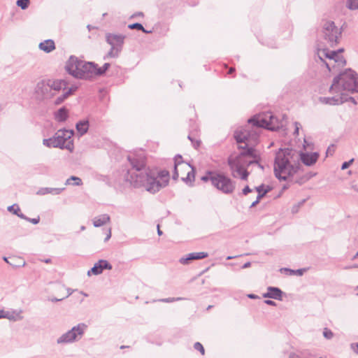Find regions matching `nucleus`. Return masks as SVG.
I'll list each match as a JSON object with an SVG mask.
<instances>
[{"mask_svg": "<svg viewBox=\"0 0 358 358\" xmlns=\"http://www.w3.org/2000/svg\"><path fill=\"white\" fill-rule=\"evenodd\" d=\"M127 159L131 169H128L125 180L134 187H143L147 192L155 194L169 185V171L147 167L145 158L141 155H129Z\"/></svg>", "mask_w": 358, "mask_h": 358, "instance_id": "obj_1", "label": "nucleus"}, {"mask_svg": "<svg viewBox=\"0 0 358 358\" xmlns=\"http://www.w3.org/2000/svg\"><path fill=\"white\" fill-rule=\"evenodd\" d=\"M294 152L289 148L279 149L275 152L274 159V174L280 181H286L289 177L293 176L301 168V164H292Z\"/></svg>", "mask_w": 358, "mask_h": 358, "instance_id": "obj_2", "label": "nucleus"}, {"mask_svg": "<svg viewBox=\"0 0 358 358\" xmlns=\"http://www.w3.org/2000/svg\"><path fill=\"white\" fill-rule=\"evenodd\" d=\"M65 68L76 78L90 80L96 77L94 62H86L73 55L69 57Z\"/></svg>", "mask_w": 358, "mask_h": 358, "instance_id": "obj_3", "label": "nucleus"}, {"mask_svg": "<svg viewBox=\"0 0 358 358\" xmlns=\"http://www.w3.org/2000/svg\"><path fill=\"white\" fill-rule=\"evenodd\" d=\"M348 91L352 94L358 92V75L351 69H347L334 77L329 92Z\"/></svg>", "mask_w": 358, "mask_h": 358, "instance_id": "obj_4", "label": "nucleus"}, {"mask_svg": "<svg viewBox=\"0 0 358 358\" xmlns=\"http://www.w3.org/2000/svg\"><path fill=\"white\" fill-rule=\"evenodd\" d=\"M252 127L256 129L264 128L271 131L279 129L278 120L271 112L257 114L248 120Z\"/></svg>", "mask_w": 358, "mask_h": 358, "instance_id": "obj_5", "label": "nucleus"}, {"mask_svg": "<svg viewBox=\"0 0 358 358\" xmlns=\"http://www.w3.org/2000/svg\"><path fill=\"white\" fill-rule=\"evenodd\" d=\"M87 328L85 323H79L73 327L70 330L61 335L57 339V344H67L78 341L85 334Z\"/></svg>", "mask_w": 358, "mask_h": 358, "instance_id": "obj_6", "label": "nucleus"}, {"mask_svg": "<svg viewBox=\"0 0 358 358\" xmlns=\"http://www.w3.org/2000/svg\"><path fill=\"white\" fill-rule=\"evenodd\" d=\"M213 186L223 194H231L236 189V182L224 173L217 171Z\"/></svg>", "mask_w": 358, "mask_h": 358, "instance_id": "obj_7", "label": "nucleus"}, {"mask_svg": "<svg viewBox=\"0 0 358 358\" xmlns=\"http://www.w3.org/2000/svg\"><path fill=\"white\" fill-rule=\"evenodd\" d=\"M324 38L333 47L338 43L342 30L333 21H325L322 26Z\"/></svg>", "mask_w": 358, "mask_h": 358, "instance_id": "obj_8", "label": "nucleus"}, {"mask_svg": "<svg viewBox=\"0 0 358 358\" xmlns=\"http://www.w3.org/2000/svg\"><path fill=\"white\" fill-rule=\"evenodd\" d=\"M74 134L73 129H59L54 135L56 140L59 143L60 149H66L69 152H72L74 149L73 141L72 136Z\"/></svg>", "mask_w": 358, "mask_h": 358, "instance_id": "obj_9", "label": "nucleus"}, {"mask_svg": "<svg viewBox=\"0 0 358 358\" xmlns=\"http://www.w3.org/2000/svg\"><path fill=\"white\" fill-rule=\"evenodd\" d=\"M67 83L64 80H49L47 83L42 81L38 83L36 87L37 92H41L45 95L49 90L59 91L62 89L65 90Z\"/></svg>", "mask_w": 358, "mask_h": 358, "instance_id": "obj_10", "label": "nucleus"}, {"mask_svg": "<svg viewBox=\"0 0 358 358\" xmlns=\"http://www.w3.org/2000/svg\"><path fill=\"white\" fill-rule=\"evenodd\" d=\"M112 265L106 260L100 259L95 263L93 267L87 271V275H91L92 274L97 275L101 274L104 269L110 270Z\"/></svg>", "mask_w": 358, "mask_h": 358, "instance_id": "obj_11", "label": "nucleus"}, {"mask_svg": "<svg viewBox=\"0 0 358 358\" xmlns=\"http://www.w3.org/2000/svg\"><path fill=\"white\" fill-rule=\"evenodd\" d=\"M337 55L338 52H336L335 50L330 51L327 49H324L318 52V57L325 64V66H327L329 71H331V64L325 62L323 59V57H325L326 58H328L331 61L334 62L336 59V57H337Z\"/></svg>", "mask_w": 358, "mask_h": 358, "instance_id": "obj_12", "label": "nucleus"}, {"mask_svg": "<svg viewBox=\"0 0 358 358\" xmlns=\"http://www.w3.org/2000/svg\"><path fill=\"white\" fill-rule=\"evenodd\" d=\"M258 136V133L254 131V134H251V131L245 130L244 131H236L234 134V138L238 143H245L249 139H256Z\"/></svg>", "mask_w": 358, "mask_h": 358, "instance_id": "obj_13", "label": "nucleus"}, {"mask_svg": "<svg viewBox=\"0 0 358 358\" xmlns=\"http://www.w3.org/2000/svg\"><path fill=\"white\" fill-rule=\"evenodd\" d=\"M319 158V153L315 152H301L300 159L303 164L310 166L315 164Z\"/></svg>", "mask_w": 358, "mask_h": 358, "instance_id": "obj_14", "label": "nucleus"}, {"mask_svg": "<svg viewBox=\"0 0 358 358\" xmlns=\"http://www.w3.org/2000/svg\"><path fill=\"white\" fill-rule=\"evenodd\" d=\"M228 165L232 173L236 172L240 176L241 180H246L248 179L250 173L246 169L241 168L240 164H234L232 161H229L228 162ZM232 175L234 177H236L234 173H232Z\"/></svg>", "mask_w": 358, "mask_h": 358, "instance_id": "obj_15", "label": "nucleus"}, {"mask_svg": "<svg viewBox=\"0 0 358 358\" xmlns=\"http://www.w3.org/2000/svg\"><path fill=\"white\" fill-rule=\"evenodd\" d=\"M125 36L122 34H107L106 36V42L110 45H115L122 48Z\"/></svg>", "mask_w": 358, "mask_h": 358, "instance_id": "obj_16", "label": "nucleus"}, {"mask_svg": "<svg viewBox=\"0 0 358 358\" xmlns=\"http://www.w3.org/2000/svg\"><path fill=\"white\" fill-rule=\"evenodd\" d=\"M283 294L284 292L280 288L269 286L267 287V292L263 294V297L282 301Z\"/></svg>", "mask_w": 358, "mask_h": 358, "instance_id": "obj_17", "label": "nucleus"}, {"mask_svg": "<svg viewBox=\"0 0 358 358\" xmlns=\"http://www.w3.org/2000/svg\"><path fill=\"white\" fill-rule=\"evenodd\" d=\"M207 257H208V254L205 252H192L180 258V262L182 264H189L193 260L202 259Z\"/></svg>", "mask_w": 358, "mask_h": 358, "instance_id": "obj_18", "label": "nucleus"}, {"mask_svg": "<svg viewBox=\"0 0 358 358\" xmlns=\"http://www.w3.org/2000/svg\"><path fill=\"white\" fill-rule=\"evenodd\" d=\"M229 161H232L234 164H240L241 168L246 169V167L249 166L254 163H259V159H253V160H248L245 157H243L241 156H236V157H229L227 162Z\"/></svg>", "mask_w": 358, "mask_h": 358, "instance_id": "obj_19", "label": "nucleus"}, {"mask_svg": "<svg viewBox=\"0 0 358 358\" xmlns=\"http://www.w3.org/2000/svg\"><path fill=\"white\" fill-rule=\"evenodd\" d=\"M320 101L321 103L328 105H340L346 102V99H343L342 96H332V97H320Z\"/></svg>", "mask_w": 358, "mask_h": 358, "instance_id": "obj_20", "label": "nucleus"}, {"mask_svg": "<svg viewBox=\"0 0 358 358\" xmlns=\"http://www.w3.org/2000/svg\"><path fill=\"white\" fill-rule=\"evenodd\" d=\"M90 122L88 120H82L76 124V129L80 136L87 134L89 130Z\"/></svg>", "mask_w": 358, "mask_h": 358, "instance_id": "obj_21", "label": "nucleus"}, {"mask_svg": "<svg viewBox=\"0 0 358 358\" xmlns=\"http://www.w3.org/2000/svg\"><path fill=\"white\" fill-rule=\"evenodd\" d=\"M65 189L64 187L62 188H53V187H42L40 188L36 194L38 195H45L48 194H51L53 195H58L61 194Z\"/></svg>", "mask_w": 358, "mask_h": 358, "instance_id": "obj_22", "label": "nucleus"}, {"mask_svg": "<svg viewBox=\"0 0 358 358\" xmlns=\"http://www.w3.org/2000/svg\"><path fill=\"white\" fill-rule=\"evenodd\" d=\"M39 48L46 53H49L55 49V44L53 40L47 39L41 42L38 45Z\"/></svg>", "mask_w": 358, "mask_h": 358, "instance_id": "obj_23", "label": "nucleus"}, {"mask_svg": "<svg viewBox=\"0 0 358 358\" xmlns=\"http://www.w3.org/2000/svg\"><path fill=\"white\" fill-rule=\"evenodd\" d=\"M240 149H243V150L238 155L243 157H252L254 159H259V156L257 155L255 152V149L252 148H249L247 144L245 146H239Z\"/></svg>", "mask_w": 358, "mask_h": 358, "instance_id": "obj_24", "label": "nucleus"}, {"mask_svg": "<svg viewBox=\"0 0 358 358\" xmlns=\"http://www.w3.org/2000/svg\"><path fill=\"white\" fill-rule=\"evenodd\" d=\"M55 117L59 122H65L69 117V110L64 106L60 108L55 112Z\"/></svg>", "mask_w": 358, "mask_h": 358, "instance_id": "obj_25", "label": "nucleus"}, {"mask_svg": "<svg viewBox=\"0 0 358 358\" xmlns=\"http://www.w3.org/2000/svg\"><path fill=\"white\" fill-rule=\"evenodd\" d=\"M110 221V217L107 214H103L98 217H95L93 220V224L95 227H99Z\"/></svg>", "mask_w": 358, "mask_h": 358, "instance_id": "obj_26", "label": "nucleus"}, {"mask_svg": "<svg viewBox=\"0 0 358 358\" xmlns=\"http://www.w3.org/2000/svg\"><path fill=\"white\" fill-rule=\"evenodd\" d=\"M272 187L269 185H265L264 184H262L259 186L255 187V190L258 192V199H262L265 195L271 192Z\"/></svg>", "mask_w": 358, "mask_h": 358, "instance_id": "obj_27", "label": "nucleus"}, {"mask_svg": "<svg viewBox=\"0 0 358 358\" xmlns=\"http://www.w3.org/2000/svg\"><path fill=\"white\" fill-rule=\"evenodd\" d=\"M22 311H17L16 310H13L12 311H6L5 318L8 319L10 321H17L22 319V316L21 315Z\"/></svg>", "mask_w": 358, "mask_h": 358, "instance_id": "obj_28", "label": "nucleus"}, {"mask_svg": "<svg viewBox=\"0 0 358 358\" xmlns=\"http://www.w3.org/2000/svg\"><path fill=\"white\" fill-rule=\"evenodd\" d=\"M10 262L8 264L13 267L24 266L26 264L25 261L20 257L13 256L9 257Z\"/></svg>", "mask_w": 358, "mask_h": 358, "instance_id": "obj_29", "label": "nucleus"}, {"mask_svg": "<svg viewBox=\"0 0 358 358\" xmlns=\"http://www.w3.org/2000/svg\"><path fill=\"white\" fill-rule=\"evenodd\" d=\"M77 90L76 87H71L64 93H63L61 96H58L55 101V103L56 105L61 104L66 99H67L71 94H72Z\"/></svg>", "mask_w": 358, "mask_h": 358, "instance_id": "obj_30", "label": "nucleus"}, {"mask_svg": "<svg viewBox=\"0 0 358 358\" xmlns=\"http://www.w3.org/2000/svg\"><path fill=\"white\" fill-rule=\"evenodd\" d=\"M306 270V268H299V269L294 270V269H291L289 268H281L280 269V271L281 273H285V274L289 275H296L299 276H301L303 275Z\"/></svg>", "mask_w": 358, "mask_h": 358, "instance_id": "obj_31", "label": "nucleus"}, {"mask_svg": "<svg viewBox=\"0 0 358 358\" xmlns=\"http://www.w3.org/2000/svg\"><path fill=\"white\" fill-rule=\"evenodd\" d=\"M43 144L48 148H58L59 146V143L56 140L55 136L52 138L43 139Z\"/></svg>", "mask_w": 358, "mask_h": 358, "instance_id": "obj_32", "label": "nucleus"}, {"mask_svg": "<svg viewBox=\"0 0 358 358\" xmlns=\"http://www.w3.org/2000/svg\"><path fill=\"white\" fill-rule=\"evenodd\" d=\"M122 50V48H118L115 45H111V48L108 54L103 57L104 59H106L108 57L115 58L119 56V53Z\"/></svg>", "mask_w": 358, "mask_h": 358, "instance_id": "obj_33", "label": "nucleus"}, {"mask_svg": "<svg viewBox=\"0 0 358 358\" xmlns=\"http://www.w3.org/2000/svg\"><path fill=\"white\" fill-rule=\"evenodd\" d=\"M65 185H66L80 186L83 185V182H82V180L79 177L72 176L66 180Z\"/></svg>", "mask_w": 358, "mask_h": 358, "instance_id": "obj_34", "label": "nucleus"}, {"mask_svg": "<svg viewBox=\"0 0 358 358\" xmlns=\"http://www.w3.org/2000/svg\"><path fill=\"white\" fill-rule=\"evenodd\" d=\"M110 66V64L109 63H105L102 67H99L98 65L95 63L96 76H101L103 74H105V73L106 72V71H108Z\"/></svg>", "mask_w": 358, "mask_h": 358, "instance_id": "obj_35", "label": "nucleus"}, {"mask_svg": "<svg viewBox=\"0 0 358 358\" xmlns=\"http://www.w3.org/2000/svg\"><path fill=\"white\" fill-rule=\"evenodd\" d=\"M217 171H208L204 176L201 178V180L203 182L210 181L213 185V181L215 178V174Z\"/></svg>", "mask_w": 358, "mask_h": 358, "instance_id": "obj_36", "label": "nucleus"}, {"mask_svg": "<svg viewBox=\"0 0 358 358\" xmlns=\"http://www.w3.org/2000/svg\"><path fill=\"white\" fill-rule=\"evenodd\" d=\"M128 28L129 29H136V30H138V31H143L145 34H150V33H152L151 30L148 31V30L145 29L143 27V26L142 25V24L138 23V22H135V23L129 24L128 25Z\"/></svg>", "mask_w": 358, "mask_h": 358, "instance_id": "obj_37", "label": "nucleus"}, {"mask_svg": "<svg viewBox=\"0 0 358 358\" xmlns=\"http://www.w3.org/2000/svg\"><path fill=\"white\" fill-rule=\"evenodd\" d=\"M334 64H331V66L333 68L335 67V64H338V66H345L346 64V60L344 59L343 56H340L339 55H337V57H336L335 60L333 62Z\"/></svg>", "mask_w": 358, "mask_h": 358, "instance_id": "obj_38", "label": "nucleus"}, {"mask_svg": "<svg viewBox=\"0 0 358 358\" xmlns=\"http://www.w3.org/2000/svg\"><path fill=\"white\" fill-rule=\"evenodd\" d=\"M194 178H195V173H194V169L192 168V170L191 171L188 172L187 176L185 178H182V180L183 181H185V182H192V181L194 180Z\"/></svg>", "mask_w": 358, "mask_h": 358, "instance_id": "obj_39", "label": "nucleus"}, {"mask_svg": "<svg viewBox=\"0 0 358 358\" xmlns=\"http://www.w3.org/2000/svg\"><path fill=\"white\" fill-rule=\"evenodd\" d=\"M30 3L29 0H17L16 1V4L18 7L21 8L22 10L27 9Z\"/></svg>", "mask_w": 358, "mask_h": 358, "instance_id": "obj_40", "label": "nucleus"}, {"mask_svg": "<svg viewBox=\"0 0 358 358\" xmlns=\"http://www.w3.org/2000/svg\"><path fill=\"white\" fill-rule=\"evenodd\" d=\"M347 7L350 10L358 9V0H348Z\"/></svg>", "mask_w": 358, "mask_h": 358, "instance_id": "obj_41", "label": "nucleus"}, {"mask_svg": "<svg viewBox=\"0 0 358 358\" xmlns=\"http://www.w3.org/2000/svg\"><path fill=\"white\" fill-rule=\"evenodd\" d=\"M7 210L15 215H18V213L20 211V208L17 204L9 206Z\"/></svg>", "mask_w": 358, "mask_h": 358, "instance_id": "obj_42", "label": "nucleus"}, {"mask_svg": "<svg viewBox=\"0 0 358 358\" xmlns=\"http://www.w3.org/2000/svg\"><path fill=\"white\" fill-rule=\"evenodd\" d=\"M185 298H182V297H177V298L169 297V298L162 299H159V301H162V302H164V303H171V302L182 301V300H185Z\"/></svg>", "mask_w": 358, "mask_h": 358, "instance_id": "obj_43", "label": "nucleus"}, {"mask_svg": "<svg viewBox=\"0 0 358 358\" xmlns=\"http://www.w3.org/2000/svg\"><path fill=\"white\" fill-rule=\"evenodd\" d=\"M183 163L182 157L180 155H177L175 156L173 159V168L176 167L178 169V166Z\"/></svg>", "mask_w": 358, "mask_h": 358, "instance_id": "obj_44", "label": "nucleus"}, {"mask_svg": "<svg viewBox=\"0 0 358 358\" xmlns=\"http://www.w3.org/2000/svg\"><path fill=\"white\" fill-rule=\"evenodd\" d=\"M323 336L327 339H331L334 336V333L331 329L324 328L323 330Z\"/></svg>", "mask_w": 358, "mask_h": 358, "instance_id": "obj_45", "label": "nucleus"}, {"mask_svg": "<svg viewBox=\"0 0 358 358\" xmlns=\"http://www.w3.org/2000/svg\"><path fill=\"white\" fill-rule=\"evenodd\" d=\"M194 348L196 350H198L199 351L201 355H204L205 354V350H204V348L203 346V345L199 343V342H196L194 344Z\"/></svg>", "mask_w": 358, "mask_h": 358, "instance_id": "obj_46", "label": "nucleus"}, {"mask_svg": "<svg viewBox=\"0 0 358 358\" xmlns=\"http://www.w3.org/2000/svg\"><path fill=\"white\" fill-rule=\"evenodd\" d=\"M188 139L192 142V145L194 146V148L197 149L200 146V145H201L200 141L194 140L193 138L190 135L188 136Z\"/></svg>", "mask_w": 358, "mask_h": 358, "instance_id": "obj_47", "label": "nucleus"}, {"mask_svg": "<svg viewBox=\"0 0 358 358\" xmlns=\"http://www.w3.org/2000/svg\"><path fill=\"white\" fill-rule=\"evenodd\" d=\"M306 202V199L302 200L301 201L299 202L296 205L292 207V211L293 213H295L298 211L299 208L303 205V203Z\"/></svg>", "mask_w": 358, "mask_h": 358, "instance_id": "obj_48", "label": "nucleus"}, {"mask_svg": "<svg viewBox=\"0 0 358 358\" xmlns=\"http://www.w3.org/2000/svg\"><path fill=\"white\" fill-rule=\"evenodd\" d=\"M354 162V159H351L349 161L344 162L341 165V169L345 170L350 167V166Z\"/></svg>", "mask_w": 358, "mask_h": 358, "instance_id": "obj_49", "label": "nucleus"}, {"mask_svg": "<svg viewBox=\"0 0 358 358\" xmlns=\"http://www.w3.org/2000/svg\"><path fill=\"white\" fill-rule=\"evenodd\" d=\"M341 96H342V98H343V99H346V102L347 101H351L355 105L357 104V101H356V100H355V99L354 97L348 96L347 94H341Z\"/></svg>", "mask_w": 358, "mask_h": 358, "instance_id": "obj_50", "label": "nucleus"}, {"mask_svg": "<svg viewBox=\"0 0 358 358\" xmlns=\"http://www.w3.org/2000/svg\"><path fill=\"white\" fill-rule=\"evenodd\" d=\"M294 125H295V129H294V135L295 136H298L299 135V129L301 128V124L298 122H294Z\"/></svg>", "mask_w": 358, "mask_h": 358, "instance_id": "obj_51", "label": "nucleus"}, {"mask_svg": "<svg viewBox=\"0 0 358 358\" xmlns=\"http://www.w3.org/2000/svg\"><path fill=\"white\" fill-rule=\"evenodd\" d=\"M28 222L34 224H37L39 222H40V217L39 216H38L36 218H29L28 217L27 220Z\"/></svg>", "mask_w": 358, "mask_h": 358, "instance_id": "obj_52", "label": "nucleus"}, {"mask_svg": "<svg viewBox=\"0 0 358 358\" xmlns=\"http://www.w3.org/2000/svg\"><path fill=\"white\" fill-rule=\"evenodd\" d=\"M252 189L248 185H246L243 189H242V194L243 195H247L249 193L252 192Z\"/></svg>", "mask_w": 358, "mask_h": 358, "instance_id": "obj_53", "label": "nucleus"}, {"mask_svg": "<svg viewBox=\"0 0 358 358\" xmlns=\"http://www.w3.org/2000/svg\"><path fill=\"white\" fill-rule=\"evenodd\" d=\"M178 177H179V174H178V169L176 167H174L172 178L174 180H177Z\"/></svg>", "mask_w": 358, "mask_h": 358, "instance_id": "obj_54", "label": "nucleus"}, {"mask_svg": "<svg viewBox=\"0 0 358 358\" xmlns=\"http://www.w3.org/2000/svg\"><path fill=\"white\" fill-rule=\"evenodd\" d=\"M350 346L351 349L358 355V343H352Z\"/></svg>", "mask_w": 358, "mask_h": 358, "instance_id": "obj_55", "label": "nucleus"}, {"mask_svg": "<svg viewBox=\"0 0 358 358\" xmlns=\"http://www.w3.org/2000/svg\"><path fill=\"white\" fill-rule=\"evenodd\" d=\"M144 16V14L143 12H136L135 13H134L131 17L130 18L132 19V18H136L137 17H143Z\"/></svg>", "mask_w": 358, "mask_h": 358, "instance_id": "obj_56", "label": "nucleus"}, {"mask_svg": "<svg viewBox=\"0 0 358 358\" xmlns=\"http://www.w3.org/2000/svg\"><path fill=\"white\" fill-rule=\"evenodd\" d=\"M264 303L266 305L271 306H276V303L275 301H272V300H270V299L265 300Z\"/></svg>", "mask_w": 358, "mask_h": 358, "instance_id": "obj_57", "label": "nucleus"}, {"mask_svg": "<svg viewBox=\"0 0 358 358\" xmlns=\"http://www.w3.org/2000/svg\"><path fill=\"white\" fill-rule=\"evenodd\" d=\"M260 200L261 199H258V197H257L256 200L252 203L250 208H252L255 207L259 203Z\"/></svg>", "mask_w": 358, "mask_h": 358, "instance_id": "obj_58", "label": "nucleus"}, {"mask_svg": "<svg viewBox=\"0 0 358 358\" xmlns=\"http://www.w3.org/2000/svg\"><path fill=\"white\" fill-rule=\"evenodd\" d=\"M17 216L20 217L21 219H23V220H27V219H28V217H27L25 215H24L20 211L18 213V215H17Z\"/></svg>", "mask_w": 358, "mask_h": 358, "instance_id": "obj_59", "label": "nucleus"}, {"mask_svg": "<svg viewBox=\"0 0 358 358\" xmlns=\"http://www.w3.org/2000/svg\"><path fill=\"white\" fill-rule=\"evenodd\" d=\"M248 297L251 299H256L259 298L257 295L255 294H248Z\"/></svg>", "mask_w": 358, "mask_h": 358, "instance_id": "obj_60", "label": "nucleus"}, {"mask_svg": "<svg viewBox=\"0 0 358 358\" xmlns=\"http://www.w3.org/2000/svg\"><path fill=\"white\" fill-rule=\"evenodd\" d=\"M251 266V263L250 262H248L246 263H245L243 266H242V268H249L250 266Z\"/></svg>", "mask_w": 358, "mask_h": 358, "instance_id": "obj_61", "label": "nucleus"}, {"mask_svg": "<svg viewBox=\"0 0 358 358\" xmlns=\"http://www.w3.org/2000/svg\"><path fill=\"white\" fill-rule=\"evenodd\" d=\"M6 310H0V319L5 318Z\"/></svg>", "mask_w": 358, "mask_h": 358, "instance_id": "obj_62", "label": "nucleus"}, {"mask_svg": "<svg viewBox=\"0 0 358 358\" xmlns=\"http://www.w3.org/2000/svg\"><path fill=\"white\" fill-rule=\"evenodd\" d=\"M111 237V231H110V229H109L108 231V234H107L106 237L105 238V240L104 241L106 242L108 241Z\"/></svg>", "mask_w": 358, "mask_h": 358, "instance_id": "obj_63", "label": "nucleus"}, {"mask_svg": "<svg viewBox=\"0 0 358 358\" xmlns=\"http://www.w3.org/2000/svg\"><path fill=\"white\" fill-rule=\"evenodd\" d=\"M64 299H65V297H63L62 299H57V298L55 297V298L51 299L50 300L52 302H57V301H60L63 300Z\"/></svg>", "mask_w": 358, "mask_h": 358, "instance_id": "obj_64", "label": "nucleus"}]
</instances>
